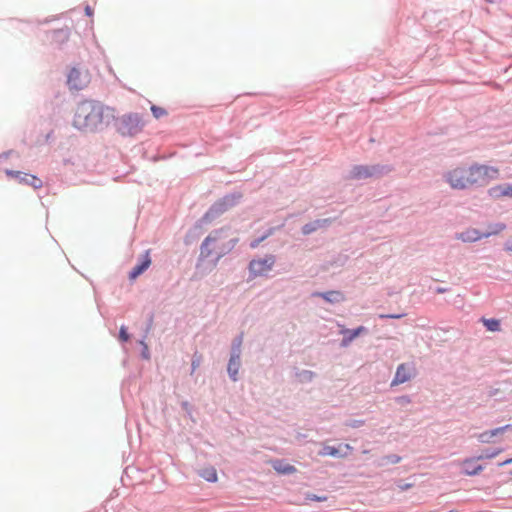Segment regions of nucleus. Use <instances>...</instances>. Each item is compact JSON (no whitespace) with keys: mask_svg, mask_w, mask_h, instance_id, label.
<instances>
[{"mask_svg":"<svg viewBox=\"0 0 512 512\" xmlns=\"http://www.w3.org/2000/svg\"><path fill=\"white\" fill-rule=\"evenodd\" d=\"M85 13H86L87 16H92L93 15V9L90 6H86L85 7Z\"/></svg>","mask_w":512,"mask_h":512,"instance_id":"nucleus-30","label":"nucleus"},{"mask_svg":"<svg viewBox=\"0 0 512 512\" xmlns=\"http://www.w3.org/2000/svg\"><path fill=\"white\" fill-rule=\"evenodd\" d=\"M90 79L88 70L72 68L68 74L67 83L70 89L81 90L88 86Z\"/></svg>","mask_w":512,"mask_h":512,"instance_id":"nucleus-5","label":"nucleus"},{"mask_svg":"<svg viewBox=\"0 0 512 512\" xmlns=\"http://www.w3.org/2000/svg\"><path fill=\"white\" fill-rule=\"evenodd\" d=\"M414 372H415V369L413 367L408 366L406 364H400L397 367L395 377H394L391 385L394 386V385H399V384L407 382L408 380H410L412 378V376L414 375Z\"/></svg>","mask_w":512,"mask_h":512,"instance_id":"nucleus-10","label":"nucleus"},{"mask_svg":"<svg viewBox=\"0 0 512 512\" xmlns=\"http://www.w3.org/2000/svg\"><path fill=\"white\" fill-rule=\"evenodd\" d=\"M505 229L504 224H497L496 228L493 231L487 233H481L477 229L469 228L459 234H457V239L462 240L463 242H475L482 238H487L493 234H497Z\"/></svg>","mask_w":512,"mask_h":512,"instance_id":"nucleus-6","label":"nucleus"},{"mask_svg":"<svg viewBox=\"0 0 512 512\" xmlns=\"http://www.w3.org/2000/svg\"><path fill=\"white\" fill-rule=\"evenodd\" d=\"M505 249L512 252V237L506 242Z\"/></svg>","mask_w":512,"mask_h":512,"instance_id":"nucleus-27","label":"nucleus"},{"mask_svg":"<svg viewBox=\"0 0 512 512\" xmlns=\"http://www.w3.org/2000/svg\"><path fill=\"white\" fill-rule=\"evenodd\" d=\"M403 314H380V318H392V319H399L403 317Z\"/></svg>","mask_w":512,"mask_h":512,"instance_id":"nucleus-26","label":"nucleus"},{"mask_svg":"<svg viewBox=\"0 0 512 512\" xmlns=\"http://www.w3.org/2000/svg\"><path fill=\"white\" fill-rule=\"evenodd\" d=\"M389 169L380 166H355L350 172L352 179H366L373 176L381 175L383 172H388Z\"/></svg>","mask_w":512,"mask_h":512,"instance_id":"nucleus-7","label":"nucleus"},{"mask_svg":"<svg viewBox=\"0 0 512 512\" xmlns=\"http://www.w3.org/2000/svg\"><path fill=\"white\" fill-rule=\"evenodd\" d=\"M151 112L156 119H159V118L167 115V111L164 108L156 106V105L151 106Z\"/></svg>","mask_w":512,"mask_h":512,"instance_id":"nucleus-23","label":"nucleus"},{"mask_svg":"<svg viewBox=\"0 0 512 512\" xmlns=\"http://www.w3.org/2000/svg\"><path fill=\"white\" fill-rule=\"evenodd\" d=\"M328 223H329L328 219L316 220L314 222L304 225L302 228V232L304 235L311 234L312 232L316 231L317 229L324 227Z\"/></svg>","mask_w":512,"mask_h":512,"instance_id":"nucleus-17","label":"nucleus"},{"mask_svg":"<svg viewBox=\"0 0 512 512\" xmlns=\"http://www.w3.org/2000/svg\"><path fill=\"white\" fill-rule=\"evenodd\" d=\"M274 263L275 257L269 255L262 259L252 260L249 264V269L255 276H263L272 269Z\"/></svg>","mask_w":512,"mask_h":512,"instance_id":"nucleus-8","label":"nucleus"},{"mask_svg":"<svg viewBox=\"0 0 512 512\" xmlns=\"http://www.w3.org/2000/svg\"><path fill=\"white\" fill-rule=\"evenodd\" d=\"M492 198H512V184L496 185L488 190Z\"/></svg>","mask_w":512,"mask_h":512,"instance_id":"nucleus-11","label":"nucleus"},{"mask_svg":"<svg viewBox=\"0 0 512 512\" xmlns=\"http://www.w3.org/2000/svg\"><path fill=\"white\" fill-rule=\"evenodd\" d=\"M120 337H121L124 341H126V340L128 339V335H127V333H126V331H125V329H124V328H121V330H120Z\"/></svg>","mask_w":512,"mask_h":512,"instance_id":"nucleus-28","label":"nucleus"},{"mask_svg":"<svg viewBox=\"0 0 512 512\" xmlns=\"http://www.w3.org/2000/svg\"><path fill=\"white\" fill-rule=\"evenodd\" d=\"M501 451H502L501 449H497V450H494V451H492L490 453L482 454V455L477 457V460L495 458L497 455H499L501 453Z\"/></svg>","mask_w":512,"mask_h":512,"instance_id":"nucleus-24","label":"nucleus"},{"mask_svg":"<svg viewBox=\"0 0 512 512\" xmlns=\"http://www.w3.org/2000/svg\"><path fill=\"white\" fill-rule=\"evenodd\" d=\"M109 108L100 102L84 100L75 110L73 126L83 132H94L108 124Z\"/></svg>","mask_w":512,"mask_h":512,"instance_id":"nucleus-2","label":"nucleus"},{"mask_svg":"<svg viewBox=\"0 0 512 512\" xmlns=\"http://www.w3.org/2000/svg\"><path fill=\"white\" fill-rule=\"evenodd\" d=\"M319 455L336 457L339 456V450L333 446H324Z\"/></svg>","mask_w":512,"mask_h":512,"instance_id":"nucleus-22","label":"nucleus"},{"mask_svg":"<svg viewBox=\"0 0 512 512\" xmlns=\"http://www.w3.org/2000/svg\"><path fill=\"white\" fill-rule=\"evenodd\" d=\"M315 296L322 297L330 303L339 302L344 299L343 295L338 291H328L325 293H315Z\"/></svg>","mask_w":512,"mask_h":512,"instance_id":"nucleus-19","label":"nucleus"},{"mask_svg":"<svg viewBox=\"0 0 512 512\" xmlns=\"http://www.w3.org/2000/svg\"><path fill=\"white\" fill-rule=\"evenodd\" d=\"M202 357L201 355L195 354L192 360V371L199 367L201 363Z\"/></svg>","mask_w":512,"mask_h":512,"instance_id":"nucleus-25","label":"nucleus"},{"mask_svg":"<svg viewBox=\"0 0 512 512\" xmlns=\"http://www.w3.org/2000/svg\"><path fill=\"white\" fill-rule=\"evenodd\" d=\"M507 430H512V425L511 424H508V425H505V426H502V427H498V428H495L493 430L482 432V433H480L477 436V439L481 443H490L492 441L493 437H495V436H497L499 434H502V433H504Z\"/></svg>","mask_w":512,"mask_h":512,"instance_id":"nucleus-12","label":"nucleus"},{"mask_svg":"<svg viewBox=\"0 0 512 512\" xmlns=\"http://www.w3.org/2000/svg\"><path fill=\"white\" fill-rule=\"evenodd\" d=\"M142 126V120L138 114L125 115L118 122V130L123 135H135L142 129Z\"/></svg>","mask_w":512,"mask_h":512,"instance_id":"nucleus-4","label":"nucleus"},{"mask_svg":"<svg viewBox=\"0 0 512 512\" xmlns=\"http://www.w3.org/2000/svg\"><path fill=\"white\" fill-rule=\"evenodd\" d=\"M412 486H413L412 484H401L398 487L401 491H404V490L411 488Z\"/></svg>","mask_w":512,"mask_h":512,"instance_id":"nucleus-29","label":"nucleus"},{"mask_svg":"<svg viewBox=\"0 0 512 512\" xmlns=\"http://www.w3.org/2000/svg\"><path fill=\"white\" fill-rule=\"evenodd\" d=\"M273 468L281 474H293L296 472V468L288 463L282 461H275Z\"/></svg>","mask_w":512,"mask_h":512,"instance_id":"nucleus-20","label":"nucleus"},{"mask_svg":"<svg viewBox=\"0 0 512 512\" xmlns=\"http://www.w3.org/2000/svg\"><path fill=\"white\" fill-rule=\"evenodd\" d=\"M510 463H512V458L507 459V460H505V461L501 462V463L499 464V466H505V465H508V464H510Z\"/></svg>","mask_w":512,"mask_h":512,"instance_id":"nucleus-31","label":"nucleus"},{"mask_svg":"<svg viewBox=\"0 0 512 512\" xmlns=\"http://www.w3.org/2000/svg\"><path fill=\"white\" fill-rule=\"evenodd\" d=\"M499 169L494 166L474 164L469 167H456L445 174V180L452 189L464 190L472 186H486L498 179Z\"/></svg>","mask_w":512,"mask_h":512,"instance_id":"nucleus-1","label":"nucleus"},{"mask_svg":"<svg viewBox=\"0 0 512 512\" xmlns=\"http://www.w3.org/2000/svg\"><path fill=\"white\" fill-rule=\"evenodd\" d=\"M238 242L236 238H230L224 229L211 232L203 241L200 249L202 257L216 256L219 260L221 257L229 253Z\"/></svg>","mask_w":512,"mask_h":512,"instance_id":"nucleus-3","label":"nucleus"},{"mask_svg":"<svg viewBox=\"0 0 512 512\" xmlns=\"http://www.w3.org/2000/svg\"><path fill=\"white\" fill-rule=\"evenodd\" d=\"M462 465L465 467L463 473L467 476L477 475L483 470V466L475 464L474 458L465 459Z\"/></svg>","mask_w":512,"mask_h":512,"instance_id":"nucleus-16","label":"nucleus"},{"mask_svg":"<svg viewBox=\"0 0 512 512\" xmlns=\"http://www.w3.org/2000/svg\"><path fill=\"white\" fill-rule=\"evenodd\" d=\"M482 322H483L484 326L487 328V330H489L491 332H496V331L500 330V321L498 319H494V318L486 319V318H483Z\"/></svg>","mask_w":512,"mask_h":512,"instance_id":"nucleus-21","label":"nucleus"},{"mask_svg":"<svg viewBox=\"0 0 512 512\" xmlns=\"http://www.w3.org/2000/svg\"><path fill=\"white\" fill-rule=\"evenodd\" d=\"M445 291H446V290H445L444 288H439V289H438V292H439V293H443V292H445Z\"/></svg>","mask_w":512,"mask_h":512,"instance_id":"nucleus-33","label":"nucleus"},{"mask_svg":"<svg viewBox=\"0 0 512 512\" xmlns=\"http://www.w3.org/2000/svg\"><path fill=\"white\" fill-rule=\"evenodd\" d=\"M151 264V259L149 256V251L142 256L141 263L136 265L130 272L129 278L131 280H135L139 275H141L144 271H146Z\"/></svg>","mask_w":512,"mask_h":512,"instance_id":"nucleus-13","label":"nucleus"},{"mask_svg":"<svg viewBox=\"0 0 512 512\" xmlns=\"http://www.w3.org/2000/svg\"><path fill=\"white\" fill-rule=\"evenodd\" d=\"M259 241H255L251 244V247L255 248L258 245Z\"/></svg>","mask_w":512,"mask_h":512,"instance_id":"nucleus-32","label":"nucleus"},{"mask_svg":"<svg viewBox=\"0 0 512 512\" xmlns=\"http://www.w3.org/2000/svg\"><path fill=\"white\" fill-rule=\"evenodd\" d=\"M363 332H365V327L363 326H360L354 330L343 328L341 330V334L344 336L342 340V346H348L356 337H358Z\"/></svg>","mask_w":512,"mask_h":512,"instance_id":"nucleus-14","label":"nucleus"},{"mask_svg":"<svg viewBox=\"0 0 512 512\" xmlns=\"http://www.w3.org/2000/svg\"><path fill=\"white\" fill-rule=\"evenodd\" d=\"M199 475L208 482L214 483L218 480L217 471L213 466L204 467Z\"/></svg>","mask_w":512,"mask_h":512,"instance_id":"nucleus-18","label":"nucleus"},{"mask_svg":"<svg viewBox=\"0 0 512 512\" xmlns=\"http://www.w3.org/2000/svg\"><path fill=\"white\" fill-rule=\"evenodd\" d=\"M240 366H241V363H240L239 353H237V354L233 353L231 355L229 363H228V373L233 381L237 380V375H238Z\"/></svg>","mask_w":512,"mask_h":512,"instance_id":"nucleus-15","label":"nucleus"},{"mask_svg":"<svg viewBox=\"0 0 512 512\" xmlns=\"http://www.w3.org/2000/svg\"><path fill=\"white\" fill-rule=\"evenodd\" d=\"M6 175L12 178H16L19 180L20 183L28 184L35 189L42 187V181L34 175L25 174L20 171L13 170H6Z\"/></svg>","mask_w":512,"mask_h":512,"instance_id":"nucleus-9","label":"nucleus"}]
</instances>
